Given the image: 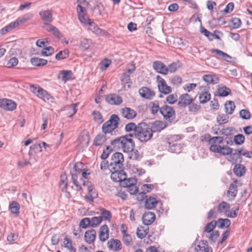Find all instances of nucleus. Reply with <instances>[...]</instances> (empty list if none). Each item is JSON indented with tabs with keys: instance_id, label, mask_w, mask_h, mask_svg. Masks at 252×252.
<instances>
[{
	"instance_id": "1",
	"label": "nucleus",
	"mask_w": 252,
	"mask_h": 252,
	"mask_svg": "<svg viewBox=\"0 0 252 252\" xmlns=\"http://www.w3.org/2000/svg\"><path fill=\"white\" fill-rule=\"evenodd\" d=\"M132 134H127L111 141V144L114 148L122 150L125 153L132 151L135 147V143L132 137Z\"/></svg>"
},
{
	"instance_id": "19",
	"label": "nucleus",
	"mask_w": 252,
	"mask_h": 252,
	"mask_svg": "<svg viewBox=\"0 0 252 252\" xmlns=\"http://www.w3.org/2000/svg\"><path fill=\"white\" fill-rule=\"evenodd\" d=\"M43 28L48 32L52 33L55 36L61 38V32L56 27L48 23H44Z\"/></svg>"
},
{
	"instance_id": "52",
	"label": "nucleus",
	"mask_w": 252,
	"mask_h": 252,
	"mask_svg": "<svg viewBox=\"0 0 252 252\" xmlns=\"http://www.w3.org/2000/svg\"><path fill=\"white\" fill-rule=\"evenodd\" d=\"M101 221V218H99V217H94L90 219L91 226L95 227L98 226Z\"/></svg>"
},
{
	"instance_id": "13",
	"label": "nucleus",
	"mask_w": 252,
	"mask_h": 252,
	"mask_svg": "<svg viewBox=\"0 0 252 252\" xmlns=\"http://www.w3.org/2000/svg\"><path fill=\"white\" fill-rule=\"evenodd\" d=\"M106 101L111 105H119L123 102V98L117 94H110L106 96Z\"/></svg>"
},
{
	"instance_id": "47",
	"label": "nucleus",
	"mask_w": 252,
	"mask_h": 252,
	"mask_svg": "<svg viewBox=\"0 0 252 252\" xmlns=\"http://www.w3.org/2000/svg\"><path fill=\"white\" fill-rule=\"evenodd\" d=\"M211 98V95L208 92H204L200 94L199 99L200 102L205 103L208 101Z\"/></svg>"
},
{
	"instance_id": "22",
	"label": "nucleus",
	"mask_w": 252,
	"mask_h": 252,
	"mask_svg": "<svg viewBox=\"0 0 252 252\" xmlns=\"http://www.w3.org/2000/svg\"><path fill=\"white\" fill-rule=\"evenodd\" d=\"M212 53H215L219 57H221L225 61L231 62V57L223 51L217 49H212L210 50Z\"/></svg>"
},
{
	"instance_id": "20",
	"label": "nucleus",
	"mask_w": 252,
	"mask_h": 252,
	"mask_svg": "<svg viewBox=\"0 0 252 252\" xmlns=\"http://www.w3.org/2000/svg\"><path fill=\"white\" fill-rule=\"evenodd\" d=\"M109 237V228L107 225H103L99 229V238L102 242L105 241Z\"/></svg>"
},
{
	"instance_id": "12",
	"label": "nucleus",
	"mask_w": 252,
	"mask_h": 252,
	"mask_svg": "<svg viewBox=\"0 0 252 252\" xmlns=\"http://www.w3.org/2000/svg\"><path fill=\"white\" fill-rule=\"evenodd\" d=\"M154 69L158 73L166 75L168 73L167 67L160 61H155L153 63Z\"/></svg>"
},
{
	"instance_id": "28",
	"label": "nucleus",
	"mask_w": 252,
	"mask_h": 252,
	"mask_svg": "<svg viewBox=\"0 0 252 252\" xmlns=\"http://www.w3.org/2000/svg\"><path fill=\"white\" fill-rule=\"evenodd\" d=\"M233 171L235 174L238 177L243 176L245 172V167L241 164H236L234 167Z\"/></svg>"
},
{
	"instance_id": "60",
	"label": "nucleus",
	"mask_w": 252,
	"mask_h": 252,
	"mask_svg": "<svg viewBox=\"0 0 252 252\" xmlns=\"http://www.w3.org/2000/svg\"><path fill=\"white\" fill-rule=\"evenodd\" d=\"M245 136L241 134H237L234 137V142L237 145H241L244 142Z\"/></svg>"
},
{
	"instance_id": "3",
	"label": "nucleus",
	"mask_w": 252,
	"mask_h": 252,
	"mask_svg": "<svg viewBox=\"0 0 252 252\" xmlns=\"http://www.w3.org/2000/svg\"><path fill=\"white\" fill-rule=\"evenodd\" d=\"M120 118L115 114L112 115L110 119L104 123L102 126V131L105 135L111 133L118 127Z\"/></svg>"
},
{
	"instance_id": "26",
	"label": "nucleus",
	"mask_w": 252,
	"mask_h": 252,
	"mask_svg": "<svg viewBox=\"0 0 252 252\" xmlns=\"http://www.w3.org/2000/svg\"><path fill=\"white\" fill-rule=\"evenodd\" d=\"M230 207V204L225 201H222L219 204L217 207V211L219 213L223 214L226 213Z\"/></svg>"
},
{
	"instance_id": "51",
	"label": "nucleus",
	"mask_w": 252,
	"mask_h": 252,
	"mask_svg": "<svg viewBox=\"0 0 252 252\" xmlns=\"http://www.w3.org/2000/svg\"><path fill=\"white\" fill-rule=\"evenodd\" d=\"M94 121L98 124H101L103 122L102 116L101 113L97 111H94L93 112Z\"/></svg>"
},
{
	"instance_id": "39",
	"label": "nucleus",
	"mask_w": 252,
	"mask_h": 252,
	"mask_svg": "<svg viewBox=\"0 0 252 252\" xmlns=\"http://www.w3.org/2000/svg\"><path fill=\"white\" fill-rule=\"evenodd\" d=\"M63 246L69 250L70 252H76V249L72 246V241L67 236L63 239Z\"/></svg>"
},
{
	"instance_id": "41",
	"label": "nucleus",
	"mask_w": 252,
	"mask_h": 252,
	"mask_svg": "<svg viewBox=\"0 0 252 252\" xmlns=\"http://www.w3.org/2000/svg\"><path fill=\"white\" fill-rule=\"evenodd\" d=\"M224 138L221 136H215L211 137L209 140V143L211 145H219L222 143L223 141Z\"/></svg>"
},
{
	"instance_id": "38",
	"label": "nucleus",
	"mask_w": 252,
	"mask_h": 252,
	"mask_svg": "<svg viewBox=\"0 0 252 252\" xmlns=\"http://www.w3.org/2000/svg\"><path fill=\"white\" fill-rule=\"evenodd\" d=\"M20 207L19 204L16 201H12L9 206L11 213L16 215L19 214Z\"/></svg>"
},
{
	"instance_id": "8",
	"label": "nucleus",
	"mask_w": 252,
	"mask_h": 252,
	"mask_svg": "<svg viewBox=\"0 0 252 252\" xmlns=\"http://www.w3.org/2000/svg\"><path fill=\"white\" fill-rule=\"evenodd\" d=\"M157 81L158 83L159 91L164 94H169L171 92V88L168 86L165 81L159 75L157 76Z\"/></svg>"
},
{
	"instance_id": "4",
	"label": "nucleus",
	"mask_w": 252,
	"mask_h": 252,
	"mask_svg": "<svg viewBox=\"0 0 252 252\" xmlns=\"http://www.w3.org/2000/svg\"><path fill=\"white\" fill-rule=\"evenodd\" d=\"M124 161L123 154L119 152L114 153L109 163L108 169L110 171L114 170H121L123 169V162Z\"/></svg>"
},
{
	"instance_id": "49",
	"label": "nucleus",
	"mask_w": 252,
	"mask_h": 252,
	"mask_svg": "<svg viewBox=\"0 0 252 252\" xmlns=\"http://www.w3.org/2000/svg\"><path fill=\"white\" fill-rule=\"evenodd\" d=\"M33 17V14L31 13H27L24 16L17 19L19 24L24 23L31 19Z\"/></svg>"
},
{
	"instance_id": "54",
	"label": "nucleus",
	"mask_w": 252,
	"mask_h": 252,
	"mask_svg": "<svg viewBox=\"0 0 252 252\" xmlns=\"http://www.w3.org/2000/svg\"><path fill=\"white\" fill-rule=\"evenodd\" d=\"M54 52V48L51 46H49L43 48L41 52V54L43 56H48L52 55Z\"/></svg>"
},
{
	"instance_id": "23",
	"label": "nucleus",
	"mask_w": 252,
	"mask_h": 252,
	"mask_svg": "<svg viewBox=\"0 0 252 252\" xmlns=\"http://www.w3.org/2000/svg\"><path fill=\"white\" fill-rule=\"evenodd\" d=\"M42 20L44 22V23H49L52 21V14L49 10L41 11L39 13Z\"/></svg>"
},
{
	"instance_id": "63",
	"label": "nucleus",
	"mask_w": 252,
	"mask_h": 252,
	"mask_svg": "<svg viewBox=\"0 0 252 252\" xmlns=\"http://www.w3.org/2000/svg\"><path fill=\"white\" fill-rule=\"evenodd\" d=\"M79 226L83 228H86L88 226H91L90 219L85 218L82 219L80 222Z\"/></svg>"
},
{
	"instance_id": "61",
	"label": "nucleus",
	"mask_w": 252,
	"mask_h": 252,
	"mask_svg": "<svg viewBox=\"0 0 252 252\" xmlns=\"http://www.w3.org/2000/svg\"><path fill=\"white\" fill-rule=\"evenodd\" d=\"M230 22L232 24V28L234 29L239 28L241 25V21L238 18H232Z\"/></svg>"
},
{
	"instance_id": "43",
	"label": "nucleus",
	"mask_w": 252,
	"mask_h": 252,
	"mask_svg": "<svg viewBox=\"0 0 252 252\" xmlns=\"http://www.w3.org/2000/svg\"><path fill=\"white\" fill-rule=\"evenodd\" d=\"M231 92L230 89L226 87H220L218 89L217 93L218 95L220 96H226Z\"/></svg>"
},
{
	"instance_id": "35",
	"label": "nucleus",
	"mask_w": 252,
	"mask_h": 252,
	"mask_svg": "<svg viewBox=\"0 0 252 252\" xmlns=\"http://www.w3.org/2000/svg\"><path fill=\"white\" fill-rule=\"evenodd\" d=\"M100 211L99 218H101L102 220H103L110 221L112 217L111 212L103 208L101 209Z\"/></svg>"
},
{
	"instance_id": "37",
	"label": "nucleus",
	"mask_w": 252,
	"mask_h": 252,
	"mask_svg": "<svg viewBox=\"0 0 252 252\" xmlns=\"http://www.w3.org/2000/svg\"><path fill=\"white\" fill-rule=\"evenodd\" d=\"M237 194V186L235 183L230 185L229 189L227 191V195L231 196L234 199Z\"/></svg>"
},
{
	"instance_id": "40",
	"label": "nucleus",
	"mask_w": 252,
	"mask_h": 252,
	"mask_svg": "<svg viewBox=\"0 0 252 252\" xmlns=\"http://www.w3.org/2000/svg\"><path fill=\"white\" fill-rule=\"evenodd\" d=\"M72 73L70 70H62L60 73L61 76V79L64 82H66L71 79Z\"/></svg>"
},
{
	"instance_id": "14",
	"label": "nucleus",
	"mask_w": 252,
	"mask_h": 252,
	"mask_svg": "<svg viewBox=\"0 0 252 252\" xmlns=\"http://www.w3.org/2000/svg\"><path fill=\"white\" fill-rule=\"evenodd\" d=\"M139 93L142 97L147 99H152L155 95L154 91L145 87L140 89Z\"/></svg>"
},
{
	"instance_id": "9",
	"label": "nucleus",
	"mask_w": 252,
	"mask_h": 252,
	"mask_svg": "<svg viewBox=\"0 0 252 252\" xmlns=\"http://www.w3.org/2000/svg\"><path fill=\"white\" fill-rule=\"evenodd\" d=\"M16 103L11 99L3 98L0 99V107L7 111H13L16 108Z\"/></svg>"
},
{
	"instance_id": "42",
	"label": "nucleus",
	"mask_w": 252,
	"mask_h": 252,
	"mask_svg": "<svg viewBox=\"0 0 252 252\" xmlns=\"http://www.w3.org/2000/svg\"><path fill=\"white\" fill-rule=\"evenodd\" d=\"M123 235V240L126 246H129L132 242V238L130 235L127 234L126 231L123 229L122 230Z\"/></svg>"
},
{
	"instance_id": "6",
	"label": "nucleus",
	"mask_w": 252,
	"mask_h": 252,
	"mask_svg": "<svg viewBox=\"0 0 252 252\" xmlns=\"http://www.w3.org/2000/svg\"><path fill=\"white\" fill-rule=\"evenodd\" d=\"M210 150L215 153L225 156L232 154L233 149L227 145L221 146L220 145H211Z\"/></svg>"
},
{
	"instance_id": "11",
	"label": "nucleus",
	"mask_w": 252,
	"mask_h": 252,
	"mask_svg": "<svg viewBox=\"0 0 252 252\" xmlns=\"http://www.w3.org/2000/svg\"><path fill=\"white\" fill-rule=\"evenodd\" d=\"M111 172V178L115 182L122 183L124 178H126V174L124 172L123 169L121 170H114L110 171Z\"/></svg>"
},
{
	"instance_id": "21",
	"label": "nucleus",
	"mask_w": 252,
	"mask_h": 252,
	"mask_svg": "<svg viewBox=\"0 0 252 252\" xmlns=\"http://www.w3.org/2000/svg\"><path fill=\"white\" fill-rule=\"evenodd\" d=\"M96 233V231L94 229L87 231L85 234V239L86 242L90 244L93 243L95 240Z\"/></svg>"
},
{
	"instance_id": "15",
	"label": "nucleus",
	"mask_w": 252,
	"mask_h": 252,
	"mask_svg": "<svg viewBox=\"0 0 252 252\" xmlns=\"http://www.w3.org/2000/svg\"><path fill=\"white\" fill-rule=\"evenodd\" d=\"M193 101V99L188 94H182L180 97L178 104L186 107L190 104Z\"/></svg>"
},
{
	"instance_id": "27",
	"label": "nucleus",
	"mask_w": 252,
	"mask_h": 252,
	"mask_svg": "<svg viewBox=\"0 0 252 252\" xmlns=\"http://www.w3.org/2000/svg\"><path fill=\"white\" fill-rule=\"evenodd\" d=\"M72 180L73 184L76 186L77 190H81V182H80V176L78 173L71 172Z\"/></svg>"
},
{
	"instance_id": "32",
	"label": "nucleus",
	"mask_w": 252,
	"mask_h": 252,
	"mask_svg": "<svg viewBox=\"0 0 252 252\" xmlns=\"http://www.w3.org/2000/svg\"><path fill=\"white\" fill-rule=\"evenodd\" d=\"M106 140L105 135L99 134L94 140V145L96 146L102 145Z\"/></svg>"
},
{
	"instance_id": "50",
	"label": "nucleus",
	"mask_w": 252,
	"mask_h": 252,
	"mask_svg": "<svg viewBox=\"0 0 252 252\" xmlns=\"http://www.w3.org/2000/svg\"><path fill=\"white\" fill-rule=\"evenodd\" d=\"M228 116L227 115L221 114L218 115L217 119L220 124H226L228 122Z\"/></svg>"
},
{
	"instance_id": "2",
	"label": "nucleus",
	"mask_w": 252,
	"mask_h": 252,
	"mask_svg": "<svg viewBox=\"0 0 252 252\" xmlns=\"http://www.w3.org/2000/svg\"><path fill=\"white\" fill-rule=\"evenodd\" d=\"M141 142H146L153 137L152 130L145 124L139 123L136 132L133 135Z\"/></svg>"
},
{
	"instance_id": "7",
	"label": "nucleus",
	"mask_w": 252,
	"mask_h": 252,
	"mask_svg": "<svg viewBox=\"0 0 252 252\" xmlns=\"http://www.w3.org/2000/svg\"><path fill=\"white\" fill-rule=\"evenodd\" d=\"M76 10L80 22L82 24L86 25L90 19L87 14L86 9L82 5H78L76 7Z\"/></svg>"
},
{
	"instance_id": "64",
	"label": "nucleus",
	"mask_w": 252,
	"mask_h": 252,
	"mask_svg": "<svg viewBox=\"0 0 252 252\" xmlns=\"http://www.w3.org/2000/svg\"><path fill=\"white\" fill-rule=\"evenodd\" d=\"M209 247L205 244L199 243L195 248V252H204Z\"/></svg>"
},
{
	"instance_id": "10",
	"label": "nucleus",
	"mask_w": 252,
	"mask_h": 252,
	"mask_svg": "<svg viewBox=\"0 0 252 252\" xmlns=\"http://www.w3.org/2000/svg\"><path fill=\"white\" fill-rule=\"evenodd\" d=\"M120 112L124 118L129 120L133 119L137 116L136 111L130 107H124L121 109Z\"/></svg>"
},
{
	"instance_id": "34",
	"label": "nucleus",
	"mask_w": 252,
	"mask_h": 252,
	"mask_svg": "<svg viewBox=\"0 0 252 252\" xmlns=\"http://www.w3.org/2000/svg\"><path fill=\"white\" fill-rule=\"evenodd\" d=\"M31 62L34 66H43L47 64V61L43 59L32 58Z\"/></svg>"
},
{
	"instance_id": "57",
	"label": "nucleus",
	"mask_w": 252,
	"mask_h": 252,
	"mask_svg": "<svg viewBox=\"0 0 252 252\" xmlns=\"http://www.w3.org/2000/svg\"><path fill=\"white\" fill-rule=\"evenodd\" d=\"M216 226V221H212L207 224L205 227L204 231L207 233H210L213 231Z\"/></svg>"
},
{
	"instance_id": "16",
	"label": "nucleus",
	"mask_w": 252,
	"mask_h": 252,
	"mask_svg": "<svg viewBox=\"0 0 252 252\" xmlns=\"http://www.w3.org/2000/svg\"><path fill=\"white\" fill-rule=\"evenodd\" d=\"M155 214L151 212L145 213L142 217L143 222L147 226L151 224L155 221Z\"/></svg>"
},
{
	"instance_id": "29",
	"label": "nucleus",
	"mask_w": 252,
	"mask_h": 252,
	"mask_svg": "<svg viewBox=\"0 0 252 252\" xmlns=\"http://www.w3.org/2000/svg\"><path fill=\"white\" fill-rule=\"evenodd\" d=\"M203 80L207 83L212 84H217L219 80L217 76L210 74L204 75Z\"/></svg>"
},
{
	"instance_id": "59",
	"label": "nucleus",
	"mask_w": 252,
	"mask_h": 252,
	"mask_svg": "<svg viewBox=\"0 0 252 252\" xmlns=\"http://www.w3.org/2000/svg\"><path fill=\"white\" fill-rule=\"evenodd\" d=\"M238 210L239 207L235 209L232 208L230 211L228 210V212H226V213H225L224 215L227 217L234 218L237 217Z\"/></svg>"
},
{
	"instance_id": "33",
	"label": "nucleus",
	"mask_w": 252,
	"mask_h": 252,
	"mask_svg": "<svg viewBox=\"0 0 252 252\" xmlns=\"http://www.w3.org/2000/svg\"><path fill=\"white\" fill-rule=\"evenodd\" d=\"M37 96L40 98L43 99L44 101L53 99L50 94L46 90H44L42 88Z\"/></svg>"
},
{
	"instance_id": "5",
	"label": "nucleus",
	"mask_w": 252,
	"mask_h": 252,
	"mask_svg": "<svg viewBox=\"0 0 252 252\" xmlns=\"http://www.w3.org/2000/svg\"><path fill=\"white\" fill-rule=\"evenodd\" d=\"M160 113L164 119L171 123L175 118V113L173 107L165 105L160 108Z\"/></svg>"
},
{
	"instance_id": "24",
	"label": "nucleus",
	"mask_w": 252,
	"mask_h": 252,
	"mask_svg": "<svg viewBox=\"0 0 252 252\" xmlns=\"http://www.w3.org/2000/svg\"><path fill=\"white\" fill-rule=\"evenodd\" d=\"M149 227L148 226H141L138 227L137 229L136 234L139 238H144L148 234Z\"/></svg>"
},
{
	"instance_id": "31",
	"label": "nucleus",
	"mask_w": 252,
	"mask_h": 252,
	"mask_svg": "<svg viewBox=\"0 0 252 252\" xmlns=\"http://www.w3.org/2000/svg\"><path fill=\"white\" fill-rule=\"evenodd\" d=\"M136 182L137 180L135 178H130L129 179H126V177L124 178V180L121 183V185L124 188H127L134 184H136Z\"/></svg>"
},
{
	"instance_id": "48",
	"label": "nucleus",
	"mask_w": 252,
	"mask_h": 252,
	"mask_svg": "<svg viewBox=\"0 0 252 252\" xmlns=\"http://www.w3.org/2000/svg\"><path fill=\"white\" fill-rule=\"evenodd\" d=\"M78 140L83 146H88L90 140L89 135L88 134L81 135L79 136Z\"/></svg>"
},
{
	"instance_id": "55",
	"label": "nucleus",
	"mask_w": 252,
	"mask_h": 252,
	"mask_svg": "<svg viewBox=\"0 0 252 252\" xmlns=\"http://www.w3.org/2000/svg\"><path fill=\"white\" fill-rule=\"evenodd\" d=\"M84 165L82 162H78L74 165V172L78 173L79 176L81 177L80 173H81L84 170Z\"/></svg>"
},
{
	"instance_id": "36",
	"label": "nucleus",
	"mask_w": 252,
	"mask_h": 252,
	"mask_svg": "<svg viewBox=\"0 0 252 252\" xmlns=\"http://www.w3.org/2000/svg\"><path fill=\"white\" fill-rule=\"evenodd\" d=\"M224 106L226 113L229 115L232 114L235 108L234 102L232 101H226Z\"/></svg>"
},
{
	"instance_id": "17",
	"label": "nucleus",
	"mask_w": 252,
	"mask_h": 252,
	"mask_svg": "<svg viewBox=\"0 0 252 252\" xmlns=\"http://www.w3.org/2000/svg\"><path fill=\"white\" fill-rule=\"evenodd\" d=\"M166 124L160 121H155L152 125L150 129L152 130V133L153 134L154 132H159L166 127Z\"/></svg>"
},
{
	"instance_id": "62",
	"label": "nucleus",
	"mask_w": 252,
	"mask_h": 252,
	"mask_svg": "<svg viewBox=\"0 0 252 252\" xmlns=\"http://www.w3.org/2000/svg\"><path fill=\"white\" fill-rule=\"evenodd\" d=\"M240 117L245 120H249L251 118V114L250 111L247 109H242L239 112Z\"/></svg>"
},
{
	"instance_id": "30",
	"label": "nucleus",
	"mask_w": 252,
	"mask_h": 252,
	"mask_svg": "<svg viewBox=\"0 0 252 252\" xmlns=\"http://www.w3.org/2000/svg\"><path fill=\"white\" fill-rule=\"evenodd\" d=\"M158 201L155 198L149 197L145 202V207L146 209H152L156 207Z\"/></svg>"
},
{
	"instance_id": "45",
	"label": "nucleus",
	"mask_w": 252,
	"mask_h": 252,
	"mask_svg": "<svg viewBox=\"0 0 252 252\" xmlns=\"http://www.w3.org/2000/svg\"><path fill=\"white\" fill-rule=\"evenodd\" d=\"M138 125H136L134 123H129L126 124L125 126V130L126 132H131L133 131L134 134L136 132L138 129Z\"/></svg>"
},
{
	"instance_id": "53",
	"label": "nucleus",
	"mask_w": 252,
	"mask_h": 252,
	"mask_svg": "<svg viewBox=\"0 0 252 252\" xmlns=\"http://www.w3.org/2000/svg\"><path fill=\"white\" fill-rule=\"evenodd\" d=\"M151 111L153 114H156L158 111H160V108L158 101L151 102L150 103Z\"/></svg>"
},
{
	"instance_id": "25",
	"label": "nucleus",
	"mask_w": 252,
	"mask_h": 252,
	"mask_svg": "<svg viewBox=\"0 0 252 252\" xmlns=\"http://www.w3.org/2000/svg\"><path fill=\"white\" fill-rule=\"evenodd\" d=\"M216 226L220 228H224L228 227L230 224L231 221L228 219H219L217 221H216Z\"/></svg>"
},
{
	"instance_id": "18",
	"label": "nucleus",
	"mask_w": 252,
	"mask_h": 252,
	"mask_svg": "<svg viewBox=\"0 0 252 252\" xmlns=\"http://www.w3.org/2000/svg\"><path fill=\"white\" fill-rule=\"evenodd\" d=\"M107 246L109 249L115 251H118L122 249V244L120 240L112 239L107 242Z\"/></svg>"
},
{
	"instance_id": "44",
	"label": "nucleus",
	"mask_w": 252,
	"mask_h": 252,
	"mask_svg": "<svg viewBox=\"0 0 252 252\" xmlns=\"http://www.w3.org/2000/svg\"><path fill=\"white\" fill-rule=\"evenodd\" d=\"M86 25L89 26V30L91 31L92 32L95 33L96 34H99L100 33V29L97 27V26L93 22H91V19Z\"/></svg>"
},
{
	"instance_id": "56",
	"label": "nucleus",
	"mask_w": 252,
	"mask_h": 252,
	"mask_svg": "<svg viewBox=\"0 0 252 252\" xmlns=\"http://www.w3.org/2000/svg\"><path fill=\"white\" fill-rule=\"evenodd\" d=\"M68 56V51L63 50L60 51L56 55V59L58 60H62L67 58Z\"/></svg>"
},
{
	"instance_id": "58",
	"label": "nucleus",
	"mask_w": 252,
	"mask_h": 252,
	"mask_svg": "<svg viewBox=\"0 0 252 252\" xmlns=\"http://www.w3.org/2000/svg\"><path fill=\"white\" fill-rule=\"evenodd\" d=\"M78 105L77 103H74L70 106H67L66 108L69 110V112L67 114L68 117H71L74 114H75L77 111L76 107Z\"/></svg>"
},
{
	"instance_id": "46",
	"label": "nucleus",
	"mask_w": 252,
	"mask_h": 252,
	"mask_svg": "<svg viewBox=\"0 0 252 252\" xmlns=\"http://www.w3.org/2000/svg\"><path fill=\"white\" fill-rule=\"evenodd\" d=\"M91 41L90 40L83 38L80 40V47L82 50L85 51L88 49L90 47Z\"/></svg>"
}]
</instances>
